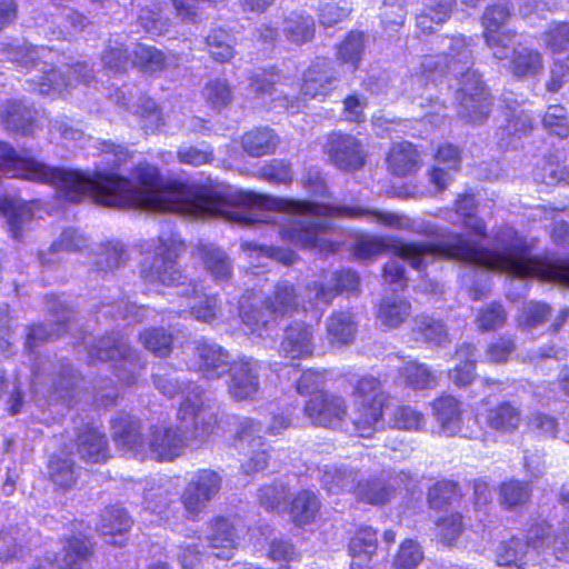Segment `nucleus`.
<instances>
[{"label":"nucleus","instance_id":"f257e3e1","mask_svg":"<svg viewBox=\"0 0 569 569\" xmlns=\"http://www.w3.org/2000/svg\"><path fill=\"white\" fill-rule=\"evenodd\" d=\"M170 212L190 218H221L240 224L274 223L282 214L288 220V227L280 231L282 238L302 248L318 247L322 240L321 233L332 228L338 217L359 218L395 229L410 227L409 218L393 212L329 207L253 192L240 193L233 200L217 190L181 183L170 186Z\"/></svg>","mask_w":569,"mask_h":569},{"label":"nucleus","instance_id":"f03ea898","mask_svg":"<svg viewBox=\"0 0 569 569\" xmlns=\"http://www.w3.org/2000/svg\"><path fill=\"white\" fill-rule=\"evenodd\" d=\"M201 390L196 387L181 402L177 418L179 426L154 425L149 429L147 449L159 461H172L191 445L204 442L212 433L216 416L204 406Z\"/></svg>","mask_w":569,"mask_h":569},{"label":"nucleus","instance_id":"7ed1b4c3","mask_svg":"<svg viewBox=\"0 0 569 569\" xmlns=\"http://www.w3.org/2000/svg\"><path fill=\"white\" fill-rule=\"evenodd\" d=\"M88 349V361L104 362L114 361V373L117 378L130 386L138 381L140 370L143 368L138 361L137 353L130 348L127 339L119 332L103 336L86 342Z\"/></svg>","mask_w":569,"mask_h":569},{"label":"nucleus","instance_id":"20e7f679","mask_svg":"<svg viewBox=\"0 0 569 569\" xmlns=\"http://www.w3.org/2000/svg\"><path fill=\"white\" fill-rule=\"evenodd\" d=\"M353 396L355 431L359 437L368 438L382 426L383 408L389 400V395L382 390L379 379L365 376L357 381Z\"/></svg>","mask_w":569,"mask_h":569},{"label":"nucleus","instance_id":"39448f33","mask_svg":"<svg viewBox=\"0 0 569 569\" xmlns=\"http://www.w3.org/2000/svg\"><path fill=\"white\" fill-rule=\"evenodd\" d=\"M183 249L184 244L179 236L159 237L151 261L144 260L142 263V278L149 283L174 287L186 286L187 277L177 262Z\"/></svg>","mask_w":569,"mask_h":569},{"label":"nucleus","instance_id":"423d86ee","mask_svg":"<svg viewBox=\"0 0 569 569\" xmlns=\"http://www.w3.org/2000/svg\"><path fill=\"white\" fill-rule=\"evenodd\" d=\"M471 47V38L466 39L462 36L450 38L447 52L423 58L422 77L433 82L447 76H452L457 81L467 80L468 73H477L471 69L473 64Z\"/></svg>","mask_w":569,"mask_h":569},{"label":"nucleus","instance_id":"0eeeda50","mask_svg":"<svg viewBox=\"0 0 569 569\" xmlns=\"http://www.w3.org/2000/svg\"><path fill=\"white\" fill-rule=\"evenodd\" d=\"M262 431V423L252 418H243L239 423L234 446L248 456L241 463L246 475L259 472L268 465L269 451L266 448Z\"/></svg>","mask_w":569,"mask_h":569},{"label":"nucleus","instance_id":"6e6552de","mask_svg":"<svg viewBox=\"0 0 569 569\" xmlns=\"http://www.w3.org/2000/svg\"><path fill=\"white\" fill-rule=\"evenodd\" d=\"M457 99L458 116L467 123L485 122L491 111V99L478 73H468L467 80L459 81Z\"/></svg>","mask_w":569,"mask_h":569},{"label":"nucleus","instance_id":"1a4fd4ad","mask_svg":"<svg viewBox=\"0 0 569 569\" xmlns=\"http://www.w3.org/2000/svg\"><path fill=\"white\" fill-rule=\"evenodd\" d=\"M359 283V276L355 271H323L319 279L307 284L306 299L312 307L319 305L328 307L340 293L356 291Z\"/></svg>","mask_w":569,"mask_h":569},{"label":"nucleus","instance_id":"9d476101","mask_svg":"<svg viewBox=\"0 0 569 569\" xmlns=\"http://www.w3.org/2000/svg\"><path fill=\"white\" fill-rule=\"evenodd\" d=\"M323 148L329 161L339 170L357 171L366 163L367 152L365 147L352 134L332 132L328 136Z\"/></svg>","mask_w":569,"mask_h":569},{"label":"nucleus","instance_id":"9b49d317","mask_svg":"<svg viewBox=\"0 0 569 569\" xmlns=\"http://www.w3.org/2000/svg\"><path fill=\"white\" fill-rule=\"evenodd\" d=\"M260 363L257 359L240 356L228 371V393L234 401L254 400L260 390Z\"/></svg>","mask_w":569,"mask_h":569},{"label":"nucleus","instance_id":"f8f14e48","mask_svg":"<svg viewBox=\"0 0 569 569\" xmlns=\"http://www.w3.org/2000/svg\"><path fill=\"white\" fill-rule=\"evenodd\" d=\"M221 476L209 469L200 470L187 485L182 503L188 513L199 515L221 489Z\"/></svg>","mask_w":569,"mask_h":569},{"label":"nucleus","instance_id":"ddd939ff","mask_svg":"<svg viewBox=\"0 0 569 569\" xmlns=\"http://www.w3.org/2000/svg\"><path fill=\"white\" fill-rule=\"evenodd\" d=\"M348 406L342 397L319 392L311 396L305 406L310 421L320 427L337 428L345 420Z\"/></svg>","mask_w":569,"mask_h":569},{"label":"nucleus","instance_id":"4468645a","mask_svg":"<svg viewBox=\"0 0 569 569\" xmlns=\"http://www.w3.org/2000/svg\"><path fill=\"white\" fill-rule=\"evenodd\" d=\"M194 356L199 373L208 380H218L223 377L234 360L231 359L228 350L207 340L196 342Z\"/></svg>","mask_w":569,"mask_h":569},{"label":"nucleus","instance_id":"2eb2a0df","mask_svg":"<svg viewBox=\"0 0 569 569\" xmlns=\"http://www.w3.org/2000/svg\"><path fill=\"white\" fill-rule=\"evenodd\" d=\"M410 479V473L406 471H400L389 479H367L358 482L355 495L359 500L369 505H385L395 497L398 488L407 487Z\"/></svg>","mask_w":569,"mask_h":569},{"label":"nucleus","instance_id":"dca6fc26","mask_svg":"<svg viewBox=\"0 0 569 569\" xmlns=\"http://www.w3.org/2000/svg\"><path fill=\"white\" fill-rule=\"evenodd\" d=\"M47 308L56 319L54 327L52 325H38L30 329L27 336L26 346L32 350L39 343L51 341L59 338L67 331V323L72 318V311L57 297L47 298Z\"/></svg>","mask_w":569,"mask_h":569},{"label":"nucleus","instance_id":"f3484780","mask_svg":"<svg viewBox=\"0 0 569 569\" xmlns=\"http://www.w3.org/2000/svg\"><path fill=\"white\" fill-rule=\"evenodd\" d=\"M112 439L116 446L123 452L134 456L143 455L147 450V440L141 432L139 419L120 413L111 420Z\"/></svg>","mask_w":569,"mask_h":569},{"label":"nucleus","instance_id":"a211bd4d","mask_svg":"<svg viewBox=\"0 0 569 569\" xmlns=\"http://www.w3.org/2000/svg\"><path fill=\"white\" fill-rule=\"evenodd\" d=\"M37 111L22 100L7 99L0 103V126L4 130L29 136L36 127Z\"/></svg>","mask_w":569,"mask_h":569},{"label":"nucleus","instance_id":"6ab92c4d","mask_svg":"<svg viewBox=\"0 0 569 569\" xmlns=\"http://www.w3.org/2000/svg\"><path fill=\"white\" fill-rule=\"evenodd\" d=\"M315 348L311 326L301 321H293L284 330L279 352L284 358L293 360L310 357Z\"/></svg>","mask_w":569,"mask_h":569},{"label":"nucleus","instance_id":"aec40b11","mask_svg":"<svg viewBox=\"0 0 569 569\" xmlns=\"http://www.w3.org/2000/svg\"><path fill=\"white\" fill-rule=\"evenodd\" d=\"M337 81L331 62L326 58H317L305 72L301 93L311 99L326 97L332 91Z\"/></svg>","mask_w":569,"mask_h":569},{"label":"nucleus","instance_id":"412c9836","mask_svg":"<svg viewBox=\"0 0 569 569\" xmlns=\"http://www.w3.org/2000/svg\"><path fill=\"white\" fill-rule=\"evenodd\" d=\"M510 73L518 80L535 79L545 69L542 53L533 48L518 47L512 49L508 67Z\"/></svg>","mask_w":569,"mask_h":569},{"label":"nucleus","instance_id":"4be33fe9","mask_svg":"<svg viewBox=\"0 0 569 569\" xmlns=\"http://www.w3.org/2000/svg\"><path fill=\"white\" fill-rule=\"evenodd\" d=\"M131 526L132 519L128 512L121 507L113 506L104 509L98 529L107 543L122 546Z\"/></svg>","mask_w":569,"mask_h":569},{"label":"nucleus","instance_id":"5701e85b","mask_svg":"<svg viewBox=\"0 0 569 569\" xmlns=\"http://www.w3.org/2000/svg\"><path fill=\"white\" fill-rule=\"evenodd\" d=\"M180 296L187 300L184 307L197 320L210 322L216 318L217 298L204 296L194 282L190 281L187 288L180 291ZM186 312H188L187 309H180L177 315L182 316Z\"/></svg>","mask_w":569,"mask_h":569},{"label":"nucleus","instance_id":"b1692460","mask_svg":"<svg viewBox=\"0 0 569 569\" xmlns=\"http://www.w3.org/2000/svg\"><path fill=\"white\" fill-rule=\"evenodd\" d=\"M196 256L217 282L228 281L232 276V262L229 256L213 243H199Z\"/></svg>","mask_w":569,"mask_h":569},{"label":"nucleus","instance_id":"393cba45","mask_svg":"<svg viewBox=\"0 0 569 569\" xmlns=\"http://www.w3.org/2000/svg\"><path fill=\"white\" fill-rule=\"evenodd\" d=\"M29 83L34 92L41 96L58 97L72 87V81L67 78L66 71L43 63L39 73L34 74Z\"/></svg>","mask_w":569,"mask_h":569},{"label":"nucleus","instance_id":"a878e982","mask_svg":"<svg viewBox=\"0 0 569 569\" xmlns=\"http://www.w3.org/2000/svg\"><path fill=\"white\" fill-rule=\"evenodd\" d=\"M264 306L272 310L276 318L292 315L306 308L296 287L286 280L274 286L271 295L264 299Z\"/></svg>","mask_w":569,"mask_h":569},{"label":"nucleus","instance_id":"bb28decb","mask_svg":"<svg viewBox=\"0 0 569 569\" xmlns=\"http://www.w3.org/2000/svg\"><path fill=\"white\" fill-rule=\"evenodd\" d=\"M177 62L176 54H167L156 47L138 43L133 50V66L147 74L161 73Z\"/></svg>","mask_w":569,"mask_h":569},{"label":"nucleus","instance_id":"cd10ccee","mask_svg":"<svg viewBox=\"0 0 569 569\" xmlns=\"http://www.w3.org/2000/svg\"><path fill=\"white\" fill-rule=\"evenodd\" d=\"M411 336L416 341L437 347H446L450 343L447 326L441 320L427 315L415 317L411 326Z\"/></svg>","mask_w":569,"mask_h":569},{"label":"nucleus","instance_id":"c85d7f7f","mask_svg":"<svg viewBox=\"0 0 569 569\" xmlns=\"http://www.w3.org/2000/svg\"><path fill=\"white\" fill-rule=\"evenodd\" d=\"M436 161L437 164L430 172V181L438 190H443L451 180L450 171L459 169L460 156L458 148L452 144L439 147Z\"/></svg>","mask_w":569,"mask_h":569},{"label":"nucleus","instance_id":"c756f323","mask_svg":"<svg viewBox=\"0 0 569 569\" xmlns=\"http://www.w3.org/2000/svg\"><path fill=\"white\" fill-rule=\"evenodd\" d=\"M77 453L88 462H100L108 458L107 439L93 428H84L76 440Z\"/></svg>","mask_w":569,"mask_h":569},{"label":"nucleus","instance_id":"7c9ffc66","mask_svg":"<svg viewBox=\"0 0 569 569\" xmlns=\"http://www.w3.org/2000/svg\"><path fill=\"white\" fill-rule=\"evenodd\" d=\"M505 123L500 124L497 137L500 147L509 144L508 138L527 134L532 128V119L528 112L519 106L505 109Z\"/></svg>","mask_w":569,"mask_h":569},{"label":"nucleus","instance_id":"2f4dec72","mask_svg":"<svg viewBox=\"0 0 569 569\" xmlns=\"http://www.w3.org/2000/svg\"><path fill=\"white\" fill-rule=\"evenodd\" d=\"M239 312L247 332L251 335L261 336L262 332L268 329L269 325L273 323L276 320L272 310L266 308L264 300L259 305H254L243 298L240 301Z\"/></svg>","mask_w":569,"mask_h":569},{"label":"nucleus","instance_id":"473e14b6","mask_svg":"<svg viewBox=\"0 0 569 569\" xmlns=\"http://www.w3.org/2000/svg\"><path fill=\"white\" fill-rule=\"evenodd\" d=\"M326 329L328 340L332 346H346L355 339L357 322L352 313L335 311L328 317Z\"/></svg>","mask_w":569,"mask_h":569},{"label":"nucleus","instance_id":"72a5a7b5","mask_svg":"<svg viewBox=\"0 0 569 569\" xmlns=\"http://www.w3.org/2000/svg\"><path fill=\"white\" fill-rule=\"evenodd\" d=\"M431 407L443 433L453 436L460 430L461 410L455 397L443 395L433 400Z\"/></svg>","mask_w":569,"mask_h":569},{"label":"nucleus","instance_id":"f704fd0d","mask_svg":"<svg viewBox=\"0 0 569 569\" xmlns=\"http://www.w3.org/2000/svg\"><path fill=\"white\" fill-rule=\"evenodd\" d=\"M522 421L520 409L511 402H501L488 409L486 423L489 428L505 433L516 431Z\"/></svg>","mask_w":569,"mask_h":569},{"label":"nucleus","instance_id":"c9c22d12","mask_svg":"<svg viewBox=\"0 0 569 569\" xmlns=\"http://www.w3.org/2000/svg\"><path fill=\"white\" fill-rule=\"evenodd\" d=\"M387 162L391 173L405 177L417 170L419 154L412 143L403 141L392 146Z\"/></svg>","mask_w":569,"mask_h":569},{"label":"nucleus","instance_id":"e433bc0d","mask_svg":"<svg viewBox=\"0 0 569 569\" xmlns=\"http://www.w3.org/2000/svg\"><path fill=\"white\" fill-rule=\"evenodd\" d=\"M212 556L229 560L233 556L234 532L227 519L218 518L212 522L211 533L208 536Z\"/></svg>","mask_w":569,"mask_h":569},{"label":"nucleus","instance_id":"4c0bfd02","mask_svg":"<svg viewBox=\"0 0 569 569\" xmlns=\"http://www.w3.org/2000/svg\"><path fill=\"white\" fill-rule=\"evenodd\" d=\"M315 21L311 16L301 12H290L283 20L282 32L288 41L303 44L315 36Z\"/></svg>","mask_w":569,"mask_h":569},{"label":"nucleus","instance_id":"58836bf2","mask_svg":"<svg viewBox=\"0 0 569 569\" xmlns=\"http://www.w3.org/2000/svg\"><path fill=\"white\" fill-rule=\"evenodd\" d=\"M476 347L462 343L456 350L459 363L449 371V379L458 387L469 386L476 377Z\"/></svg>","mask_w":569,"mask_h":569},{"label":"nucleus","instance_id":"ea45409f","mask_svg":"<svg viewBox=\"0 0 569 569\" xmlns=\"http://www.w3.org/2000/svg\"><path fill=\"white\" fill-rule=\"evenodd\" d=\"M323 488L332 495L350 491L353 488L356 472L351 469L326 465L319 470Z\"/></svg>","mask_w":569,"mask_h":569},{"label":"nucleus","instance_id":"a19ab883","mask_svg":"<svg viewBox=\"0 0 569 569\" xmlns=\"http://www.w3.org/2000/svg\"><path fill=\"white\" fill-rule=\"evenodd\" d=\"M278 144V137L270 128H257L242 137L244 151L252 157L272 153Z\"/></svg>","mask_w":569,"mask_h":569},{"label":"nucleus","instance_id":"79ce46f5","mask_svg":"<svg viewBox=\"0 0 569 569\" xmlns=\"http://www.w3.org/2000/svg\"><path fill=\"white\" fill-rule=\"evenodd\" d=\"M410 311L411 305L409 301L398 298H387L379 305L377 319L382 327L393 329L406 321Z\"/></svg>","mask_w":569,"mask_h":569},{"label":"nucleus","instance_id":"37998d69","mask_svg":"<svg viewBox=\"0 0 569 569\" xmlns=\"http://www.w3.org/2000/svg\"><path fill=\"white\" fill-rule=\"evenodd\" d=\"M455 0H427L421 14L417 17V27L427 33L433 31V24H442L451 14Z\"/></svg>","mask_w":569,"mask_h":569},{"label":"nucleus","instance_id":"c03bdc74","mask_svg":"<svg viewBox=\"0 0 569 569\" xmlns=\"http://www.w3.org/2000/svg\"><path fill=\"white\" fill-rule=\"evenodd\" d=\"M399 375L405 385L413 390L432 389L437 386V377L429 367L415 360L405 362L399 368Z\"/></svg>","mask_w":569,"mask_h":569},{"label":"nucleus","instance_id":"a18cd8bd","mask_svg":"<svg viewBox=\"0 0 569 569\" xmlns=\"http://www.w3.org/2000/svg\"><path fill=\"white\" fill-rule=\"evenodd\" d=\"M365 39L362 31L352 30L337 46V59L345 64H349L352 71L358 69L360 61L365 54Z\"/></svg>","mask_w":569,"mask_h":569},{"label":"nucleus","instance_id":"49530a36","mask_svg":"<svg viewBox=\"0 0 569 569\" xmlns=\"http://www.w3.org/2000/svg\"><path fill=\"white\" fill-rule=\"evenodd\" d=\"M527 553V545L519 538L503 541L497 549V563L499 569H522V560Z\"/></svg>","mask_w":569,"mask_h":569},{"label":"nucleus","instance_id":"de8ad7c7","mask_svg":"<svg viewBox=\"0 0 569 569\" xmlns=\"http://www.w3.org/2000/svg\"><path fill=\"white\" fill-rule=\"evenodd\" d=\"M139 340L147 350L157 357H168L172 351V335L163 328L144 329L140 332Z\"/></svg>","mask_w":569,"mask_h":569},{"label":"nucleus","instance_id":"09e8293b","mask_svg":"<svg viewBox=\"0 0 569 569\" xmlns=\"http://www.w3.org/2000/svg\"><path fill=\"white\" fill-rule=\"evenodd\" d=\"M202 96L207 104L217 111L228 107L233 98L228 80L221 78L210 80L204 86Z\"/></svg>","mask_w":569,"mask_h":569},{"label":"nucleus","instance_id":"8fccbe9b","mask_svg":"<svg viewBox=\"0 0 569 569\" xmlns=\"http://www.w3.org/2000/svg\"><path fill=\"white\" fill-rule=\"evenodd\" d=\"M50 480L61 489L71 488L77 480L73 461L68 458L52 457L48 465Z\"/></svg>","mask_w":569,"mask_h":569},{"label":"nucleus","instance_id":"3c124183","mask_svg":"<svg viewBox=\"0 0 569 569\" xmlns=\"http://www.w3.org/2000/svg\"><path fill=\"white\" fill-rule=\"evenodd\" d=\"M318 509L317 497L310 491H302L292 500L290 515L297 525H305L315 518Z\"/></svg>","mask_w":569,"mask_h":569},{"label":"nucleus","instance_id":"603ef678","mask_svg":"<svg viewBox=\"0 0 569 569\" xmlns=\"http://www.w3.org/2000/svg\"><path fill=\"white\" fill-rule=\"evenodd\" d=\"M393 428L405 431H420L426 421L425 416L410 406H397L390 415Z\"/></svg>","mask_w":569,"mask_h":569},{"label":"nucleus","instance_id":"864d4df0","mask_svg":"<svg viewBox=\"0 0 569 569\" xmlns=\"http://www.w3.org/2000/svg\"><path fill=\"white\" fill-rule=\"evenodd\" d=\"M90 541L87 539L71 538L63 548L61 569H83L84 560L90 551Z\"/></svg>","mask_w":569,"mask_h":569},{"label":"nucleus","instance_id":"5fc2aeb1","mask_svg":"<svg viewBox=\"0 0 569 569\" xmlns=\"http://www.w3.org/2000/svg\"><path fill=\"white\" fill-rule=\"evenodd\" d=\"M507 321V311L498 302H491L480 308L476 316L477 328L482 331L500 329Z\"/></svg>","mask_w":569,"mask_h":569},{"label":"nucleus","instance_id":"6e6d98bb","mask_svg":"<svg viewBox=\"0 0 569 569\" xmlns=\"http://www.w3.org/2000/svg\"><path fill=\"white\" fill-rule=\"evenodd\" d=\"M47 49L44 47H31L27 44H10L6 47V58L22 68L30 69L42 58Z\"/></svg>","mask_w":569,"mask_h":569},{"label":"nucleus","instance_id":"4d7b16f0","mask_svg":"<svg viewBox=\"0 0 569 569\" xmlns=\"http://www.w3.org/2000/svg\"><path fill=\"white\" fill-rule=\"evenodd\" d=\"M531 496L530 486L519 480H509L500 487L501 503L507 508H515L526 503Z\"/></svg>","mask_w":569,"mask_h":569},{"label":"nucleus","instance_id":"13d9d810","mask_svg":"<svg viewBox=\"0 0 569 569\" xmlns=\"http://www.w3.org/2000/svg\"><path fill=\"white\" fill-rule=\"evenodd\" d=\"M101 61L109 71L113 73L123 72L127 70L129 62L128 50L119 40H110L102 51Z\"/></svg>","mask_w":569,"mask_h":569},{"label":"nucleus","instance_id":"bf43d9fd","mask_svg":"<svg viewBox=\"0 0 569 569\" xmlns=\"http://www.w3.org/2000/svg\"><path fill=\"white\" fill-rule=\"evenodd\" d=\"M482 36L493 58L506 60L510 57L511 43L516 37L515 31L508 29L496 32H482Z\"/></svg>","mask_w":569,"mask_h":569},{"label":"nucleus","instance_id":"052dcab7","mask_svg":"<svg viewBox=\"0 0 569 569\" xmlns=\"http://www.w3.org/2000/svg\"><path fill=\"white\" fill-rule=\"evenodd\" d=\"M229 34L223 30H212L206 38L210 56L218 62H228L234 54L229 43Z\"/></svg>","mask_w":569,"mask_h":569},{"label":"nucleus","instance_id":"680f3d73","mask_svg":"<svg viewBox=\"0 0 569 569\" xmlns=\"http://www.w3.org/2000/svg\"><path fill=\"white\" fill-rule=\"evenodd\" d=\"M128 260V253L124 246L119 241L108 242L100 253L97 266L104 271H111L120 268Z\"/></svg>","mask_w":569,"mask_h":569},{"label":"nucleus","instance_id":"e2e57ef3","mask_svg":"<svg viewBox=\"0 0 569 569\" xmlns=\"http://www.w3.org/2000/svg\"><path fill=\"white\" fill-rule=\"evenodd\" d=\"M77 377L73 369L68 363L60 365L59 376L51 378L50 398L53 401L66 399L69 396L70 390L76 386Z\"/></svg>","mask_w":569,"mask_h":569},{"label":"nucleus","instance_id":"0e129e2a","mask_svg":"<svg viewBox=\"0 0 569 569\" xmlns=\"http://www.w3.org/2000/svg\"><path fill=\"white\" fill-rule=\"evenodd\" d=\"M542 124L550 133L560 138L569 134V117L562 106H550L545 113Z\"/></svg>","mask_w":569,"mask_h":569},{"label":"nucleus","instance_id":"69168bd1","mask_svg":"<svg viewBox=\"0 0 569 569\" xmlns=\"http://www.w3.org/2000/svg\"><path fill=\"white\" fill-rule=\"evenodd\" d=\"M541 40L552 52H561L569 48V23L553 22L541 34Z\"/></svg>","mask_w":569,"mask_h":569},{"label":"nucleus","instance_id":"338daca9","mask_svg":"<svg viewBox=\"0 0 569 569\" xmlns=\"http://www.w3.org/2000/svg\"><path fill=\"white\" fill-rule=\"evenodd\" d=\"M459 496L458 486L453 481H440L428 491V501L431 508L440 509L450 505Z\"/></svg>","mask_w":569,"mask_h":569},{"label":"nucleus","instance_id":"774afa93","mask_svg":"<svg viewBox=\"0 0 569 569\" xmlns=\"http://www.w3.org/2000/svg\"><path fill=\"white\" fill-rule=\"evenodd\" d=\"M423 559V552L419 543L415 540H405L393 559V566L397 569H415Z\"/></svg>","mask_w":569,"mask_h":569}]
</instances>
